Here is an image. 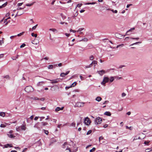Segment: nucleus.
I'll use <instances>...</instances> for the list:
<instances>
[{"label":"nucleus","mask_w":152,"mask_h":152,"mask_svg":"<svg viewBox=\"0 0 152 152\" xmlns=\"http://www.w3.org/2000/svg\"><path fill=\"white\" fill-rule=\"evenodd\" d=\"M97 72L100 75L102 76L105 73V71L103 70H102L100 71H98Z\"/></svg>","instance_id":"obj_7"},{"label":"nucleus","mask_w":152,"mask_h":152,"mask_svg":"<svg viewBox=\"0 0 152 152\" xmlns=\"http://www.w3.org/2000/svg\"><path fill=\"white\" fill-rule=\"evenodd\" d=\"M108 126V125L107 124H105V125H104V126H103V127L104 128H107V127Z\"/></svg>","instance_id":"obj_63"},{"label":"nucleus","mask_w":152,"mask_h":152,"mask_svg":"<svg viewBox=\"0 0 152 152\" xmlns=\"http://www.w3.org/2000/svg\"><path fill=\"white\" fill-rule=\"evenodd\" d=\"M0 116L4 117L5 116V114L4 112H1L0 113Z\"/></svg>","instance_id":"obj_21"},{"label":"nucleus","mask_w":152,"mask_h":152,"mask_svg":"<svg viewBox=\"0 0 152 152\" xmlns=\"http://www.w3.org/2000/svg\"><path fill=\"white\" fill-rule=\"evenodd\" d=\"M57 89V86L56 85L52 86L51 88V89L52 91H55Z\"/></svg>","instance_id":"obj_10"},{"label":"nucleus","mask_w":152,"mask_h":152,"mask_svg":"<svg viewBox=\"0 0 152 152\" xmlns=\"http://www.w3.org/2000/svg\"><path fill=\"white\" fill-rule=\"evenodd\" d=\"M66 150H68L69 151V152H72L70 148H67L66 149Z\"/></svg>","instance_id":"obj_58"},{"label":"nucleus","mask_w":152,"mask_h":152,"mask_svg":"<svg viewBox=\"0 0 152 152\" xmlns=\"http://www.w3.org/2000/svg\"><path fill=\"white\" fill-rule=\"evenodd\" d=\"M49 30L54 32L56 31V30L55 28H50L49 29Z\"/></svg>","instance_id":"obj_31"},{"label":"nucleus","mask_w":152,"mask_h":152,"mask_svg":"<svg viewBox=\"0 0 152 152\" xmlns=\"http://www.w3.org/2000/svg\"><path fill=\"white\" fill-rule=\"evenodd\" d=\"M49 59V58L48 57H45L44 58L42 59L41 60H43V59H45V60H48Z\"/></svg>","instance_id":"obj_54"},{"label":"nucleus","mask_w":152,"mask_h":152,"mask_svg":"<svg viewBox=\"0 0 152 152\" xmlns=\"http://www.w3.org/2000/svg\"><path fill=\"white\" fill-rule=\"evenodd\" d=\"M35 2H34L31 4H26V6L28 7H30Z\"/></svg>","instance_id":"obj_22"},{"label":"nucleus","mask_w":152,"mask_h":152,"mask_svg":"<svg viewBox=\"0 0 152 152\" xmlns=\"http://www.w3.org/2000/svg\"><path fill=\"white\" fill-rule=\"evenodd\" d=\"M97 62L96 61H93L92 63L90 64V66H96V64H97Z\"/></svg>","instance_id":"obj_9"},{"label":"nucleus","mask_w":152,"mask_h":152,"mask_svg":"<svg viewBox=\"0 0 152 152\" xmlns=\"http://www.w3.org/2000/svg\"><path fill=\"white\" fill-rule=\"evenodd\" d=\"M121 95H122V97H124L126 96V94L125 93L123 92V93H122Z\"/></svg>","instance_id":"obj_51"},{"label":"nucleus","mask_w":152,"mask_h":152,"mask_svg":"<svg viewBox=\"0 0 152 152\" xmlns=\"http://www.w3.org/2000/svg\"><path fill=\"white\" fill-rule=\"evenodd\" d=\"M17 36V35H14V36H11L10 37V38L11 39H12L13 38H14L15 37H16Z\"/></svg>","instance_id":"obj_61"},{"label":"nucleus","mask_w":152,"mask_h":152,"mask_svg":"<svg viewBox=\"0 0 152 152\" xmlns=\"http://www.w3.org/2000/svg\"><path fill=\"white\" fill-rule=\"evenodd\" d=\"M4 43V41L3 40H0V45H1Z\"/></svg>","instance_id":"obj_59"},{"label":"nucleus","mask_w":152,"mask_h":152,"mask_svg":"<svg viewBox=\"0 0 152 152\" xmlns=\"http://www.w3.org/2000/svg\"><path fill=\"white\" fill-rule=\"evenodd\" d=\"M25 45H26V44L23 43L20 45V48H23V47H24L25 46Z\"/></svg>","instance_id":"obj_45"},{"label":"nucleus","mask_w":152,"mask_h":152,"mask_svg":"<svg viewBox=\"0 0 152 152\" xmlns=\"http://www.w3.org/2000/svg\"><path fill=\"white\" fill-rule=\"evenodd\" d=\"M6 126L5 124H1L0 126V127L1 128H4Z\"/></svg>","instance_id":"obj_37"},{"label":"nucleus","mask_w":152,"mask_h":152,"mask_svg":"<svg viewBox=\"0 0 152 152\" xmlns=\"http://www.w3.org/2000/svg\"><path fill=\"white\" fill-rule=\"evenodd\" d=\"M19 56V55H17V56H15H15H13V57H12V59L13 60H16V59L17 58H18V57Z\"/></svg>","instance_id":"obj_18"},{"label":"nucleus","mask_w":152,"mask_h":152,"mask_svg":"<svg viewBox=\"0 0 152 152\" xmlns=\"http://www.w3.org/2000/svg\"><path fill=\"white\" fill-rule=\"evenodd\" d=\"M114 77H115L114 79L117 78L118 79H120L122 78L121 77H118L117 76H114Z\"/></svg>","instance_id":"obj_47"},{"label":"nucleus","mask_w":152,"mask_h":152,"mask_svg":"<svg viewBox=\"0 0 152 152\" xmlns=\"http://www.w3.org/2000/svg\"><path fill=\"white\" fill-rule=\"evenodd\" d=\"M88 41V39L86 38H84L83 39L80 41H83L85 42H86Z\"/></svg>","instance_id":"obj_25"},{"label":"nucleus","mask_w":152,"mask_h":152,"mask_svg":"<svg viewBox=\"0 0 152 152\" xmlns=\"http://www.w3.org/2000/svg\"><path fill=\"white\" fill-rule=\"evenodd\" d=\"M104 115L107 116H110L111 114V113L110 112L106 111L104 113Z\"/></svg>","instance_id":"obj_11"},{"label":"nucleus","mask_w":152,"mask_h":152,"mask_svg":"<svg viewBox=\"0 0 152 152\" xmlns=\"http://www.w3.org/2000/svg\"><path fill=\"white\" fill-rule=\"evenodd\" d=\"M126 128L127 129H129L130 130H132L131 128H132V127L131 126L129 127L128 126H126Z\"/></svg>","instance_id":"obj_41"},{"label":"nucleus","mask_w":152,"mask_h":152,"mask_svg":"<svg viewBox=\"0 0 152 152\" xmlns=\"http://www.w3.org/2000/svg\"><path fill=\"white\" fill-rule=\"evenodd\" d=\"M82 4L81 3L77 5V7H81L82 6Z\"/></svg>","instance_id":"obj_53"},{"label":"nucleus","mask_w":152,"mask_h":152,"mask_svg":"<svg viewBox=\"0 0 152 152\" xmlns=\"http://www.w3.org/2000/svg\"><path fill=\"white\" fill-rule=\"evenodd\" d=\"M43 131H44V133L46 135H48V130L45 129H43Z\"/></svg>","instance_id":"obj_26"},{"label":"nucleus","mask_w":152,"mask_h":152,"mask_svg":"<svg viewBox=\"0 0 152 152\" xmlns=\"http://www.w3.org/2000/svg\"><path fill=\"white\" fill-rule=\"evenodd\" d=\"M7 134L8 137L11 138H14L15 137V136H14L13 134Z\"/></svg>","instance_id":"obj_13"},{"label":"nucleus","mask_w":152,"mask_h":152,"mask_svg":"<svg viewBox=\"0 0 152 152\" xmlns=\"http://www.w3.org/2000/svg\"><path fill=\"white\" fill-rule=\"evenodd\" d=\"M31 35L32 37H36L37 36V34H34V33H32L31 34Z\"/></svg>","instance_id":"obj_29"},{"label":"nucleus","mask_w":152,"mask_h":152,"mask_svg":"<svg viewBox=\"0 0 152 152\" xmlns=\"http://www.w3.org/2000/svg\"><path fill=\"white\" fill-rule=\"evenodd\" d=\"M102 99V98L99 96H97L95 100L98 102H99Z\"/></svg>","instance_id":"obj_12"},{"label":"nucleus","mask_w":152,"mask_h":152,"mask_svg":"<svg viewBox=\"0 0 152 152\" xmlns=\"http://www.w3.org/2000/svg\"><path fill=\"white\" fill-rule=\"evenodd\" d=\"M124 45L123 44H121L120 45H118L117 46V48H118V47L120 46L123 47V46H124Z\"/></svg>","instance_id":"obj_46"},{"label":"nucleus","mask_w":152,"mask_h":152,"mask_svg":"<svg viewBox=\"0 0 152 152\" xmlns=\"http://www.w3.org/2000/svg\"><path fill=\"white\" fill-rule=\"evenodd\" d=\"M64 108V107H58V113H59L58 112L60 110H63Z\"/></svg>","instance_id":"obj_14"},{"label":"nucleus","mask_w":152,"mask_h":152,"mask_svg":"<svg viewBox=\"0 0 152 152\" xmlns=\"http://www.w3.org/2000/svg\"><path fill=\"white\" fill-rule=\"evenodd\" d=\"M23 4V2L21 3H18L17 4V6H21Z\"/></svg>","instance_id":"obj_48"},{"label":"nucleus","mask_w":152,"mask_h":152,"mask_svg":"<svg viewBox=\"0 0 152 152\" xmlns=\"http://www.w3.org/2000/svg\"><path fill=\"white\" fill-rule=\"evenodd\" d=\"M152 149L150 150V148H147L145 150V152H149L151 151Z\"/></svg>","instance_id":"obj_34"},{"label":"nucleus","mask_w":152,"mask_h":152,"mask_svg":"<svg viewBox=\"0 0 152 152\" xmlns=\"http://www.w3.org/2000/svg\"><path fill=\"white\" fill-rule=\"evenodd\" d=\"M135 29L134 28H131V29H130L129 30L127 31L126 33V35H128V33L130 31H131L132 30H134Z\"/></svg>","instance_id":"obj_20"},{"label":"nucleus","mask_w":152,"mask_h":152,"mask_svg":"<svg viewBox=\"0 0 152 152\" xmlns=\"http://www.w3.org/2000/svg\"><path fill=\"white\" fill-rule=\"evenodd\" d=\"M3 77L4 78H6L7 79H9L10 78V77L9 76V75H6V76H5L4 77Z\"/></svg>","instance_id":"obj_27"},{"label":"nucleus","mask_w":152,"mask_h":152,"mask_svg":"<svg viewBox=\"0 0 152 152\" xmlns=\"http://www.w3.org/2000/svg\"><path fill=\"white\" fill-rule=\"evenodd\" d=\"M115 35L116 37L119 39H121L124 37L121 34L118 33H115Z\"/></svg>","instance_id":"obj_6"},{"label":"nucleus","mask_w":152,"mask_h":152,"mask_svg":"<svg viewBox=\"0 0 152 152\" xmlns=\"http://www.w3.org/2000/svg\"><path fill=\"white\" fill-rule=\"evenodd\" d=\"M131 114V113L130 111H129L126 113V114L128 115H130Z\"/></svg>","instance_id":"obj_62"},{"label":"nucleus","mask_w":152,"mask_h":152,"mask_svg":"<svg viewBox=\"0 0 152 152\" xmlns=\"http://www.w3.org/2000/svg\"><path fill=\"white\" fill-rule=\"evenodd\" d=\"M69 72L70 71L68 70L66 72H64L65 76L67 75L69 73Z\"/></svg>","instance_id":"obj_35"},{"label":"nucleus","mask_w":152,"mask_h":152,"mask_svg":"<svg viewBox=\"0 0 152 152\" xmlns=\"http://www.w3.org/2000/svg\"><path fill=\"white\" fill-rule=\"evenodd\" d=\"M71 86H66L65 87V89L66 90H67L68 89H69V88H71Z\"/></svg>","instance_id":"obj_50"},{"label":"nucleus","mask_w":152,"mask_h":152,"mask_svg":"<svg viewBox=\"0 0 152 152\" xmlns=\"http://www.w3.org/2000/svg\"><path fill=\"white\" fill-rule=\"evenodd\" d=\"M45 99L44 98H42L40 99H39V100H40L42 101H43L45 100Z\"/></svg>","instance_id":"obj_64"},{"label":"nucleus","mask_w":152,"mask_h":152,"mask_svg":"<svg viewBox=\"0 0 152 152\" xmlns=\"http://www.w3.org/2000/svg\"><path fill=\"white\" fill-rule=\"evenodd\" d=\"M70 32H73L74 33H75L76 31H75V30H73L72 29H71L70 30Z\"/></svg>","instance_id":"obj_60"},{"label":"nucleus","mask_w":152,"mask_h":152,"mask_svg":"<svg viewBox=\"0 0 152 152\" xmlns=\"http://www.w3.org/2000/svg\"><path fill=\"white\" fill-rule=\"evenodd\" d=\"M83 103L78 102H77L75 103V107H80L83 106Z\"/></svg>","instance_id":"obj_5"},{"label":"nucleus","mask_w":152,"mask_h":152,"mask_svg":"<svg viewBox=\"0 0 152 152\" xmlns=\"http://www.w3.org/2000/svg\"><path fill=\"white\" fill-rule=\"evenodd\" d=\"M12 147V146L11 144H7L6 145H4V147H3V149H4V148H7L8 147L11 148V147Z\"/></svg>","instance_id":"obj_8"},{"label":"nucleus","mask_w":152,"mask_h":152,"mask_svg":"<svg viewBox=\"0 0 152 152\" xmlns=\"http://www.w3.org/2000/svg\"><path fill=\"white\" fill-rule=\"evenodd\" d=\"M41 124H42V125L43 126H45L48 124V123L45 122H42Z\"/></svg>","instance_id":"obj_33"},{"label":"nucleus","mask_w":152,"mask_h":152,"mask_svg":"<svg viewBox=\"0 0 152 152\" xmlns=\"http://www.w3.org/2000/svg\"><path fill=\"white\" fill-rule=\"evenodd\" d=\"M21 129L22 130H25L26 129L25 125H22L21 126Z\"/></svg>","instance_id":"obj_17"},{"label":"nucleus","mask_w":152,"mask_h":152,"mask_svg":"<svg viewBox=\"0 0 152 152\" xmlns=\"http://www.w3.org/2000/svg\"><path fill=\"white\" fill-rule=\"evenodd\" d=\"M7 2H6L4 4H3L1 5L0 6V8H2L3 7H4L5 6H6L7 5Z\"/></svg>","instance_id":"obj_16"},{"label":"nucleus","mask_w":152,"mask_h":152,"mask_svg":"<svg viewBox=\"0 0 152 152\" xmlns=\"http://www.w3.org/2000/svg\"><path fill=\"white\" fill-rule=\"evenodd\" d=\"M91 132H92V131L91 130L88 131L86 133V135H88L91 134Z\"/></svg>","instance_id":"obj_30"},{"label":"nucleus","mask_w":152,"mask_h":152,"mask_svg":"<svg viewBox=\"0 0 152 152\" xmlns=\"http://www.w3.org/2000/svg\"><path fill=\"white\" fill-rule=\"evenodd\" d=\"M96 150V148L95 147H93V148L90 150V152H94Z\"/></svg>","instance_id":"obj_28"},{"label":"nucleus","mask_w":152,"mask_h":152,"mask_svg":"<svg viewBox=\"0 0 152 152\" xmlns=\"http://www.w3.org/2000/svg\"><path fill=\"white\" fill-rule=\"evenodd\" d=\"M37 26V24L36 25H35V26H34L33 27H32V29L33 30L35 29L36 28Z\"/></svg>","instance_id":"obj_43"},{"label":"nucleus","mask_w":152,"mask_h":152,"mask_svg":"<svg viewBox=\"0 0 152 152\" xmlns=\"http://www.w3.org/2000/svg\"><path fill=\"white\" fill-rule=\"evenodd\" d=\"M91 122V121H90V118L88 117H86L83 121V123L84 124L87 126H89Z\"/></svg>","instance_id":"obj_2"},{"label":"nucleus","mask_w":152,"mask_h":152,"mask_svg":"<svg viewBox=\"0 0 152 152\" xmlns=\"http://www.w3.org/2000/svg\"><path fill=\"white\" fill-rule=\"evenodd\" d=\"M50 83L53 84L57 83V79L50 80Z\"/></svg>","instance_id":"obj_15"},{"label":"nucleus","mask_w":152,"mask_h":152,"mask_svg":"<svg viewBox=\"0 0 152 152\" xmlns=\"http://www.w3.org/2000/svg\"><path fill=\"white\" fill-rule=\"evenodd\" d=\"M34 118V115H31L29 118L31 120H32Z\"/></svg>","instance_id":"obj_55"},{"label":"nucleus","mask_w":152,"mask_h":152,"mask_svg":"<svg viewBox=\"0 0 152 152\" xmlns=\"http://www.w3.org/2000/svg\"><path fill=\"white\" fill-rule=\"evenodd\" d=\"M102 122V119L100 117L96 118L94 120V123L96 125L100 124Z\"/></svg>","instance_id":"obj_3"},{"label":"nucleus","mask_w":152,"mask_h":152,"mask_svg":"<svg viewBox=\"0 0 152 152\" xmlns=\"http://www.w3.org/2000/svg\"><path fill=\"white\" fill-rule=\"evenodd\" d=\"M77 84V83L76 82H75L73 83L71 85V88L74 87Z\"/></svg>","instance_id":"obj_24"},{"label":"nucleus","mask_w":152,"mask_h":152,"mask_svg":"<svg viewBox=\"0 0 152 152\" xmlns=\"http://www.w3.org/2000/svg\"><path fill=\"white\" fill-rule=\"evenodd\" d=\"M24 33V32H22L18 34L17 36L19 37V36H20L21 35H23Z\"/></svg>","instance_id":"obj_32"},{"label":"nucleus","mask_w":152,"mask_h":152,"mask_svg":"<svg viewBox=\"0 0 152 152\" xmlns=\"http://www.w3.org/2000/svg\"><path fill=\"white\" fill-rule=\"evenodd\" d=\"M55 1H56V0H52V2L51 3V4L52 5H53L54 4V3Z\"/></svg>","instance_id":"obj_56"},{"label":"nucleus","mask_w":152,"mask_h":152,"mask_svg":"<svg viewBox=\"0 0 152 152\" xmlns=\"http://www.w3.org/2000/svg\"><path fill=\"white\" fill-rule=\"evenodd\" d=\"M18 13H19V12H17V14L15 15V17H16L18 16H20V15H22V14H23L24 13V12L23 11L21 13H19L18 14Z\"/></svg>","instance_id":"obj_19"},{"label":"nucleus","mask_w":152,"mask_h":152,"mask_svg":"<svg viewBox=\"0 0 152 152\" xmlns=\"http://www.w3.org/2000/svg\"><path fill=\"white\" fill-rule=\"evenodd\" d=\"M39 117L40 118V121H41L42 119H44L45 118V117L44 116H42V117Z\"/></svg>","instance_id":"obj_49"},{"label":"nucleus","mask_w":152,"mask_h":152,"mask_svg":"<svg viewBox=\"0 0 152 152\" xmlns=\"http://www.w3.org/2000/svg\"><path fill=\"white\" fill-rule=\"evenodd\" d=\"M140 139V137H137L136 136L133 139V140H137L138 139Z\"/></svg>","instance_id":"obj_38"},{"label":"nucleus","mask_w":152,"mask_h":152,"mask_svg":"<svg viewBox=\"0 0 152 152\" xmlns=\"http://www.w3.org/2000/svg\"><path fill=\"white\" fill-rule=\"evenodd\" d=\"M25 91L28 92H32L33 91L34 89L31 86H26L25 88Z\"/></svg>","instance_id":"obj_4"},{"label":"nucleus","mask_w":152,"mask_h":152,"mask_svg":"<svg viewBox=\"0 0 152 152\" xmlns=\"http://www.w3.org/2000/svg\"><path fill=\"white\" fill-rule=\"evenodd\" d=\"M103 139V137L102 136H100L99 137V142L100 141V140H102Z\"/></svg>","instance_id":"obj_44"},{"label":"nucleus","mask_w":152,"mask_h":152,"mask_svg":"<svg viewBox=\"0 0 152 152\" xmlns=\"http://www.w3.org/2000/svg\"><path fill=\"white\" fill-rule=\"evenodd\" d=\"M84 29V28H80L78 29V30L77 31V32H80L81 31H82L83 30V29Z\"/></svg>","instance_id":"obj_36"},{"label":"nucleus","mask_w":152,"mask_h":152,"mask_svg":"<svg viewBox=\"0 0 152 152\" xmlns=\"http://www.w3.org/2000/svg\"><path fill=\"white\" fill-rule=\"evenodd\" d=\"M60 76L63 77H65L64 72H62L60 74Z\"/></svg>","instance_id":"obj_39"},{"label":"nucleus","mask_w":152,"mask_h":152,"mask_svg":"<svg viewBox=\"0 0 152 152\" xmlns=\"http://www.w3.org/2000/svg\"><path fill=\"white\" fill-rule=\"evenodd\" d=\"M94 59V57L93 56L91 55L90 57V59L91 60H93Z\"/></svg>","instance_id":"obj_42"},{"label":"nucleus","mask_w":152,"mask_h":152,"mask_svg":"<svg viewBox=\"0 0 152 152\" xmlns=\"http://www.w3.org/2000/svg\"><path fill=\"white\" fill-rule=\"evenodd\" d=\"M150 142V141H145L144 142V144L145 145H148L149 143Z\"/></svg>","instance_id":"obj_23"},{"label":"nucleus","mask_w":152,"mask_h":152,"mask_svg":"<svg viewBox=\"0 0 152 152\" xmlns=\"http://www.w3.org/2000/svg\"><path fill=\"white\" fill-rule=\"evenodd\" d=\"M43 83V81L39 82L37 83V86H39L40 85L41 83Z\"/></svg>","instance_id":"obj_52"},{"label":"nucleus","mask_w":152,"mask_h":152,"mask_svg":"<svg viewBox=\"0 0 152 152\" xmlns=\"http://www.w3.org/2000/svg\"><path fill=\"white\" fill-rule=\"evenodd\" d=\"M33 99L34 100H39V98L37 97H35L33 98Z\"/></svg>","instance_id":"obj_40"},{"label":"nucleus","mask_w":152,"mask_h":152,"mask_svg":"<svg viewBox=\"0 0 152 152\" xmlns=\"http://www.w3.org/2000/svg\"><path fill=\"white\" fill-rule=\"evenodd\" d=\"M4 55V54H0V58H2L3 57Z\"/></svg>","instance_id":"obj_57"},{"label":"nucleus","mask_w":152,"mask_h":152,"mask_svg":"<svg viewBox=\"0 0 152 152\" xmlns=\"http://www.w3.org/2000/svg\"><path fill=\"white\" fill-rule=\"evenodd\" d=\"M114 78L113 76H110L109 77H104L103 81L101 83V84L105 86V84L107 83H112L114 80Z\"/></svg>","instance_id":"obj_1"}]
</instances>
